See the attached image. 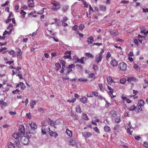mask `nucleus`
Segmentation results:
<instances>
[{"instance_id": "f257e3e1", "label": "nucleus", "mask_w": 148, "mask_h": 148, "mask_svg": "<svg viewBox=\"0 0 148 148\" xmlns=\"http://www.w3.org/2000/svg\"><path fill=\"white\" fill-rule=\"evenodd\" d=\"M29 125L30 126L31 128L29 131L30 133L34 134L36 133V130L37 129V126L36 124L34 122H32L30 123Z\"/></svg>"}, {"instance_id": "f03ea898", "label": "nucleus", "mask_w": 148, "mask_h": 148, "mask_svg": "<svg viewBox=\"0 0 148 148\" xmlns=\"http://www.w3.org/2000/svg\"><path fill=\"white\" fill-rule=\"evenodd\" d=\"M53 6L52 7V10L56 11L58 9L60 8V5L59 3L56 1H54L52 2Z\"/></svg>"}, {"instance_id": "7ed1b4c3", "label": "nucleus", "mask_w": 148, "mask_h": 148, "mask_svg": "<svg viewBox=\"0 0 148 148\" xmlns=\"http://www.w3.org/2000/svg\"><path fill=\"white\" fill-rule=\"evenodd\" d=\"M74 64H73L69 65L68 67H66L65 69V71H66V75H68L69 73L72 71V68L75 67Z\"/></svg>"}, {"instance_id": "20e7f679", "label": "nucleus", "mask_w": 148, "mask_h": 148, "mask_svg": "<svg viewBox=\"0 0 148 148\" xmlns=\"http://www.w3.org/2000/svg\"><path fill=\"white\" fill-rule=\"evenodd\" d=\"M20 140L22 143L24 145H27L28 143L29 140L25 136H23L22 137H21Z\"/></svg>"}, {"instance_id": "39448f33", "label": "nucleus", "mask_w": 148, "mask_h": 148, "mask_svg": "<svg viewBox=\"0 0 148 148\" xmlns=\"http://www.w3.org/2000/svg\"><path fill=\"white\" fill-rule=\"evenodd\" d=\"M119 67L121 70L124 71L126 69V65L124 62H122L119 64Z\"/></svg>"}, {"instance_id": "423d86ee", "label": "nucleus", "mask_w": 148, "mask_h": 148, "mask_svg": "<svg viewBox=\"0 0 148 148\" xmlns=\"http://www.w3.org/2000/svg\"><path fill=\"white\" fill-rule=\"evenodd\" d=\"M22 134L19 132H15L14 133L13 135V137L16 139L18 140L19 138H21V137H22Z\"/></svg>"}, {"instance_id": "0eeeda50", "label": "nucleus", "mask_w": 148, "mask_h": 148, "mask_svg": "<svg viewBox=\"0 0 148 148\" xmlns=\"http://www.w3.org/2000/svg\"><path fill=\"white\" fill-rule=\"evenodd\" d=\"M127 81L129 83H131L132 82H138V80L135 77L133 76H131L128 77Z\"/></svg>"}, {"instance_id": "6e6552de", "label": "nucleus", "mask_w": 148, "mask_h": 148, "mask_svg": "<svg viewBox=\"0 0 148 148\" xmlns=\"http://www.w3.org/2000/svg\"><path fill=\"white\" fill-rule=\"evenodd\" d=\"M102 60V55L99 54L98 56H97L95 57V60L97 63L100 62Z\"/></svg>"}, {"instance_id": "1a4fd4ad", "label": "nucleus", "mask_w": 148, "mask_h": 148, "mask_svg": "<svg viewBox=\"0 0 148 148\" xmlns=\"http://www.w3.org/2000/svg\"><path fill=\"white\" fill-rule=\"evenodd\" d=\"M49 134L50 136L56 138L57 136L58 135L57 133L51 131L49 128Z\"/></svg>"}, {"instance_id": "9d476101", "label": "nucleus", "mask_w": 148, "mask_h": 148, "mask_svg": "<svg viewBox=\"0 0 148 148\" xmlns=\"http://www.w3.org/2000/svg\"><path fill=\"white\" fill-rule=\"evenodd\" d=\"M19 129L21 133L22 134H25V130L24 126L23 125H21L19 126Z\"/></svg>"}, {"instance_id": "9b49d317", "label": "nucleus", "mask_w": 148, "mask_h": 148, "mask_svg": "<svg viewBox=\"0 0 148 148\" xmlns=\"http://www.w3.org/2000/svg\"><path fill=\"white\" fill-rule=\"evenodd\" d=\"M94 41L93 37L92 36H90L87 38V42L89 44H91Z\"/></svg>"}, {"instance_id": "f8f14e48", "label": "nucleus", "mask_w": 148, "mask_h": 148, "mask_svg": "<svg viewBox=\"0 0 148 148\" xmlns=\"http://www.w3.org/2000/svg\"><path fill=\"white\" fill-rule=\"evenodd\" d=\"M28 6L29 7L32 8L34 6L33 0H28Z\"/></svg>"}, {"instance_id": "ddd939ff", "label": "nucleus", "mask_w": 148, "mask_h": 148, "mask_svg": "<svg viewBox=\"0 0 148 148\" xmlns=\"http://www.w3.org/2000/svg\"><path fill=\"white\" fill-rule=\"evenodd\" d=\"M18 51L17 52V57L19 59H21L22 58V52L20 49H18Z\"/></svg>"}, {"instance_id": "4468645a", "label": "nucleus", "mask_w": 148, "mask_h": 148, "mask_svg": "<svg viewBox=\"0 0 148 148\" xmlns=\"http://www.w3.org/2000/svg\"><path fill=\"white\" fill-rule=\"evenodd\" d=\"M104 129L105 132L107 133L110 132L111 129L107 125L105 126L104 127Z\"/></svg>"}, {"instance_id": "2eb2a0df", "label": "nucleus", "mask_w": 148, "mask_h": 148, "mask_svg": "<svg viewBox=\"0 0 148 148\" xmlns=\"http://www.w3.org/2000/svg\"><path fill=\"white\" fill-rule=\"evenodd\" d=\"M107 87L108 89L109 90V94L111 97H112V93L114 92V90L110 87L108 86Z\"/></svg>"}, {"instance_id": "dca6fc26", "label": "nucleus", "mask_w": 148, "mask_h": 148, "mask_svg": "<svg viewBox=\"0 0 148 148\" xmlns=\"http://www.w3.org/2000/svg\"><path fill=\"white\" fill-rule=\"evenodd\" d=\"M107 79L108 83L110 84H111L114 81L111 76H107Z\"/></svg>"}, {"instance_id": "f3484780", "label": "nucleus", "mask_w": 148, "mask_h": 148, "mask_svg": "<svg viewBox=\"0 0 148 148\" xmlns=\"http://www.w3.org/2000/svg\"><path fill=\"white\" fill-rule=\"evenodd\" d=\"M72 60L75 63L78 62V61H79V59L76 55H75L73 57Z\"/></svg>"}, {"instance_id": "a211bd4d", "label": "nucleus", "mask_w": 148, "mask_h": 148, "mask_svg": "<svg viewBox=\"0 0 148 148\" xmlns=\"http://www.w3.org/2000/svg\"><path fill=\"white\" fill-rule=\"evenodd\" d=\"M110 63L113 66H116L118 65L117 62L115 60H111Z\"/></svg>"}, {"instance_id": "6ab92c4d", "label": "nucleus", "mask_w": 148, "mask_h": 148, "mask_svg": "<svg viewBox=\"0 0 148 148\" xmlns=\"http://www.w3.org/2000/svg\"><path fill=\"white\" fill-rule=\"evenodd\" d=\"M145 103L144 101L142 99H140L138 100V104L139 106H143Z\"/></svg>"}, {"instance_id": "aec40b11", "label": "nucleus", "mask_w": 148, "mask_h": 148, "mask_svg": "<svg viewBox=\"0 0 148 148\" xmlns=\"http://www.w3.org/2000/svg\"><path fill=\"white\" fill-rule=\"evenodd\" d=\"M32 102L31 103L30 106L32 109L34 108V106L36 104V102L35 100H32L31 101Z\"/></svg>"}, {"instance_id": "412c9836", "label": "nucleus", "mask_w": 148, "mask_h": 148, "mask_svg": "<svg viewBox=\"0 0 148 148\" xmlns=\"http://www.w3.org/2000/svg\"><path fill=\"white\" fill-rule=\"evenodd\" d=\"M87 98L86 97L84 96L81 99V101L84 104L85 103L87 102Z\"/></svg>"}, {"instance_id": "4be33fe9", "label": "nucleus", "mask_w": 148, "mask_h": 148, "mask_svg": "<svg viewBox=\"0 0 148 148\" xmlns=\"http://www.w3.org/2000/svg\"><path fill=\"white\" fill-rule=\"evenodd\" d=\"M91 135L89 132H87L83 133V135L85 137H89Z\"/></svg>"}, {"instance_id": "5701e85b", "label": "nucleus", "mask_w": 148, "mask_h": 148, "mask_svg": "<svg viewBox=\"0 0 148 148\" xmlns=\"http://www.w3.org/2000/svg\"><path fill=\"white\" fill-rule=\"evenodd\" d=\"M8 147L9 148H15L14 144H13L11 142L8 143Z\"/></svg>"}, {"instance_id": "b1692460", "label": "nucleus", "mask_w": 148, "mask_h": 148, "mask_svg": "<svg viewBox=\"0 0 148 148\" xmlns=\"http://www.w3.org/2000/svg\"><path fill=\"white\" fill-rule=\"evenodd\" d=\"M82 118L86 120H88L89 119V118L88 117V116L85 113H83L82 114Z\"/></svg>"}, {"instance_id": "393cba45", "label": "nucleus", "mask_w": 148, "mask_h": 148, "mask_svg": "<svg viewBox=\"0 0 148 148\" xmlns=\"http://www.w3.org/2000/svg\"><path fill=\"white\" fill-rule=\"evenodd\" d=\"M136 109V107L134 105H133L132 106L128 108V110L130 111L134 110H135Z\"/></svg>"}, {"instance_id": "a878e982", "label": "nucleus", "mask_w": 148, "mask_h": 148, "mask_svg": "<svg viewBox=\"0 0 148 148\" xmlns=\"http://www.w3.org/2000/svg\"><path fill=\"white\" fill-rule=\"evenodd\" d=\"M110 113L111 115L114 117H115L116 115V112L114 110H112Z\"/></svg>"}, {"instance_id": "bb28decb", "label": "nucleus", "mask_w": 148, "mask_h": 148, "mask_svg": "<svg viewBox=\"0 0 148 148\" xmlns=\"http://www.w3.org/2000/svg\"><path fill=\"white\" fill-rule=\"evenodd\" d=\"M14 145H16L17 148H19L20 146V144L19 140H18L15 142L14 144Z\"/></svg>"}, {"instance_id": "cd10ccee", "label": "nucleus", "mask_w": 148, "mask_h": 148, "mask_svg": "<svg viewBox=\"0 0 148 148\" xmlns=\"http://www.w3.org/2000/svg\"><path fill=\"white\" fill-rule=\"evenodd\" d=\"M69 142L70 144L73 146L75 145L76 144L75 141L72 139H70L69 140Z\"/></svg>"}, {"instance_id": "c85d7f7f", "label": "nucleus", "mask_w": 148, "mask_h": 148, "mask_svg": "<svg viewBox=\"0 0 148 148\" xmlns=\"http://www.w3.org/2000/svg\"><path fill=\"white\" fill-rule=\"evenodd\" d=\"M76 111L77 112L79 113H81L82 112L80 105H78L77 108H76Z\"/></svg>"}, {"instance_id": "c756f323", "label": "nucleus", "mask_w": 148, "mask_h": 148, "mask_svg": "<svg viewBox=\"0 0 148 148\" xmlns=\"http://www.w3.org/2000/svg\"><path fill=\"white\" fill-rule=\"evenodd\" d=\"M85 55L88 58H94L93 56L89 53H86Z\"/></svg>"}, {"instance_id": "7c9ffc66", "label": "nucleus", "mask_w": 148, "mask_h": 148, "mask_svg": "<svg viewBox=\"0 0 148 148\" xmlns=\"http://www.w3.org/2000/svg\"><path fill=\"white\" fill-rule=\"evenodd\" d=\"M78 80L79 81H82L83 82H86L88 80L86 78L80 77L78 79Z\"/></svg>"}, {"instance_id": "2f4dec72", "label": "nucleus", "mask_w": 148, "mask_h": 148, "mask_svg": "<svg viewBox=\"0 0 148 148\" xmlns=\"http://www.w3.org/2000/svg\"><path fill=\"white\" fill-rule=\"evenodd\" d=\"M66 134L69 136H72V132L69 130L67 129L66 131Z\"/></svg>"}, {"instance_id": "473e14b6", "label": "nucleus", "mask_w": 148, "mask_h": 148, "mask_svg": "<svg viewBox=\"0 0 148 148\" xmlns=\"http://www.w3.org/2000/svg\"><path fill=\"white\" fill-rule=\"evenodd\" d=\"M100 10L103 11H105L106 10V8L105 6L104 5H100L99 8Z\"/></svg>"}, {"instance_id": "72a5a7b5", "label": "nucleus", "mask_w": 148, "mask_h": 148, "mask_svg": "<svg viewBox=\"0 0 148 148\" xmlns=\"http://www.w3.org/2000/svg\"><path fill=\"white\" fill-rule=\"evenodd\" d=\"M145 30V27L143 25L141 26L140 27V33H144Z\"/></svg>"}, {"instance_id": "f704fd0d", "label": "nucleus", "mask_w": 148, "mask_h": 148, "mask_svg": "<svg viewBox=\"0 0 148 148\" xmlns=\"http://www.w3.org/2000/svg\"><path fill=\"white\" fill-rule=\"evenodd\" d=\"M20 86L21 89H24L25 88V86L24 84L22 82H20Z\"/></svg>"}, {"instance_id": "c9c22d12", "label": "nucleus", "mask_w": 148, "mask_h": 148, "mask_svg": "<svg viewBox=\"0 0 148 148\" xmlns=\"http://www.w3.org/2000/svg\"><path fill=\"white\" fill-rule=\"evenodd\" d=\"M103 99L105 101L106 103L105 106L106 108H108L109 106L111 105V104L109 103L107 100H106L105 99Z\"/></svg>"}, {"instance_id": "e433bc0d", "label": "nucleus", "mask_w": 148, "mask_h": 148, "mask_svg": "<svg viewBox=\"0 0 148 148\" xmlns=\"http://www.w3.org/2000/svg\"><path fill=\"white\" fill-rule=\"evenodd\" d=\"M126 79L125 78H121L120 79V82L122 84H124L125 83Z\"/></svg>"}, {"instance_id": "4c0bfd02", "label": "nucleus", "mask_w": 148, "mask_h": 148, "mask_svg": "<svg viewBox=\"0 0 148 148\" xmlns=\"http://www.w3.org/2000/svg\"><path fill=\"white\" fill-rule=\"evenodd\" d=\"M88 77L94 79L95 78V76L93 73H91L89 74Z\"/></svg>"}, {"instance_id": "58836bf2", "label": "nucleus", "mask_w": 148, "mask_h": 148, "mask_svg": "<svg viewBox=\"0 0 148 148\" xmlns=\"http://www.w3.org/2000/svg\"><path fill=\"white\" fill-rule=\"evenodd\" d=\"M20 13L23 17L25 16V15L26 14V13L23 10H21Z\"/></svg>"}, {"instance_id": "ea45409f", "label": "nucleus", "mask_w": 148, "mask_h": 148, "mask_svg": "<svg viewBox=\"0 0 148 148\" xmlns=\"http://www.w3.org/2000/svg\"><path fill=\"white\" fill-rule=\"evenodd\" d=\"M63 58L64 59H72L71 57V55H65L63 56Z\"/></svg>"}, {"instance_id": "a19ab883", "label": "nucleus", "mask_w": 148, "mask_h": 148, "mask_svg": "<svg viewBox=\"0 0 148 148\" xmlns=\"http://www.w3.org/2000/svg\"><path fill=\"white\" fill-rule=\"evenodd\" d=\"M84 25L83 24H81L79 25V28L80 30H82L84 29Z\"/></svg>"}, {"instance_id": "79ce46f5", "label": "nucleus", "mask_w": 148, "mask_h": 148, "mask_svg": "<svg viewBox=\"0 0 148 148\" xmlns=\"http://www.w3.org/2000/svg\"><path fill=\"white\" fill-rule=\"evenodd\" d=\"M56 66L57 68V70H59L61 68L60 64L59 63H57L56 64Z\"/></svg>"}, {"instance_id": "37998d69", "label": "nucleus", "mask_w": 148, "mask_h": 148, "mask_svg": "<svg viewBox=\"0 0 148 148\" xmlns=\"http://www.w3.org/2000/svg\"><path fill=\"white\" fill-rule=\"evenodd\" d=\"M48 119L51 125L53 126H55V122H54L53 121H52L51 119L49 118Z\"/></svg>"}, {"instance_id": "c03bdc74", "label": "nucleus", "mask_w": 148, "mask_h": 148, "mask_svg": "<svg viewBox=\"0 0 148 148\" xmlns=\"http://www.w3.org/2000/svg\"><path fill=\"white\" fill-rule=\"evenodd\" d=\"M84 57H83L79 59V61H78V62H80L82 64H84Z\"/></svg>"}, {"instance_id": "a18cd8bd", "label": "nucleus", "mask_w": 148, "mask_h": 148, "mask_svg": "<svg viewBox=\"0 0 148 148\" xmlns=\"http://www.w3.org/2000/svg\"><path fill=\"white\" fill-rule=\"evenodd\" d=\"M121 121V119L119 117H116L115 119V121L117 123H119Z\"/></svg>"}, {"instance_id": "49530a36", "label": "nucleus", "mask_w": 148, "mask_h": 148, "mask_svg": "<svg viewBox=\"0 0 148 148\" xmlns=\"http://www.w3.org/2000/svg\"><path fill=\"white\" fill-rule=\"evenodd\" d=\"M73 118L74 120H77L79 119L78 116L76 114H75V115L73 116Z\"/></svg>"}, {"instance_id": "de8ad7c7", "label": "nucleus", "mask_w": 148, "mask_h": 148, "mask_svg": "<svg viewBox=\"0 0 148 148\" xmlns=\"http://www.w3.org/2000/svg\"><path fill=\"white\" fill-rule=\"evenodd\" d=\"M68 9V7H67L65 6L62 8V10L63 12H65Z\"/></svg>"}, {"instance_id": "09e8293b", "label": "nucleus", "mask_w": 148, "mask_h": 148, "mask_svg": "<svg viewBox=\"0 0 148 148\" xmlns=\"http://www.w3.org/2000/svg\"><path fill=\"white\" fill-rule=\"evenodd\" d=\"M38 110L39 112H41V113H44V110L42 108H39L38 109Z\"/></svg>"}, {"instance_id": "8fccbe9b", "label": "nucleus", "mask_w": 148, "mask_h": 148, "mask_svg": "<svg viewBox=\"0 0 148 148\" xmlns=\"http://www.w3.org/2000/svg\"><path fill=\"white\" fill-rule=\"evenodd\" d=\"M41 131L42 133L43 134H46V130L45 128H41Z\"/></svg>"}, {"instance_id": "3c124183", "label": "nucleus", "mask_w": 148, "mask_h": 148, "mask_svg": "<svg viewBox=\"0 0 148 148\" xmlns=\"http://www.w3.org/2000/svg\"><path fill=\"white\" fill-rule=\"evenodd\" d=\"M92 95L95 97H97L98 96V93L97 92H92Z\"/></svg>"}, {"instance_id": "603ef678", "label": "nucleus", "mask_w": 148, "mask_h": 148, "mask_svg": "<svg viewBox=\"0 0 148 148\" xmlns=\"http://www.w3.org/2000/svg\"><path fill=\"white\" fill-rule=\"evenodd\" d=\"M60 123V121L59 119H57L55 121V125H59Z\"/></svg>"}, {"instance_id": "864d4df0", "label": "nucleus", "mask_w": 148, "mask_h": 148, "mask_svg": "<svg viewBox=\"0 0 148 148\" xmlns=\"http://www.w3.org/2000/svg\"><path fill=\"white\" fill-rule=\"evenodd\" d=\"M93 130L96 132L98 133H99V130L97 127L96 126L94 127L93 128Z\"/></svg>"}, {"instance_id": "5fc2aeb1", "label": "nucleus", "mask_w": 148, "mask_h": 148, "mask_svg": "<svg viewBox=\"0 0 148 148\" xmlns=\"http://www.w3.org/2000/svg\"><path fill=\"white\" fill-rule=\"evenodd\" d=\"M65 55H71V52L70 51H67L64 53Z\"/></svg>"}, {"instance_id": "6e6d98bb", "label": "nucleus", "mask_w": 148, "mask_h": 148, "mask_svg": "<svg viewBox=\"0 0 148 148\" xmlns=\"http://www.w3.org/2000/svg\"><path fill=\"white\" fill-rule=\"evenodd\" d=\"M111 56L110 53L109 52H108L106 56L107 59H108Z\"/></svg>"}, {"instance_id": "4d7b16f0", "label": "nucleus", "mask_w": 148, "mask_h": 148, "mask_svg": "<svg viewBox=\"0 0 148 148\" xmlns=\"http://www.w3.org/2000/svg\"><path fill=\"white\" fill-rule=\"evenodd\" d=\"M60 63L62 64V67H65V62L63 60H61Z\"/></svg>"}, {"instance_id": "13d9d810", "label": "nucleus", "mask_w": 148, "mask_h": 148, "mask_svg": "<svg viewBox=\"0 0 148 148\" xmlns=\"http://www.w3.org/2000/svg\"><path fill=\"white\" fill-rule=\"evenodd\" d=\"M98 86H99V88L101 90L103 89V86L101 84H98Z\"/></svg>"}, {"instance_id": "bf43d9fd", "label": "nucleus", "mask_w": 148, "mask_h": 148, "mask_svg": "<svg viewBox=\"0 0 148 148\" xmlns=\"http://www.w3.org/2000/svg\"><path fill=\"white\" fill-rule=\"evenodd\" d=\"M121 3H122L124 4H127L129 3V1H125V0H123L122 1Z\"/></svg>"}, {"instance_id": "052dcab7", "label": "nucleus", "mask_w": 148, "mask_h": 148, "mask_svg": "<svg viewBox=\"0 0 148 148\" xmlns=\"http://www.w3.org/2000/svg\"><path fill=\"white\" fill-rule=\"evenodd\" d=\"M7 51L9 52V53L11 55H13L15 53L14 51L13 50H11L10 51Z\"/></svg>"}, {"instance_id": "680f3d73", "label": "nucleus", "mask_w": 148, "mask_h": 148, "mask_svg": "<svg viewBox=\"0 0 148 148\" xmlns=\"http://www.w3.org/2000/svg\"><path fill=\"white\" fill-rule=\"evenodd\" d=\"M9 113L11 115H14L16 114V113L15 112H12V111H10L9 112Z\"/></svg>"}, {"instance_id": "e2e57ef3", "label": "nucleus", "mask_w": 148, "mask_h": 148, "mask_svg": "<svg viewBox=\"0 0 148 148\" xmlns=\"http://www.w3.org/2000/svg\"><path fill=\"white\" fill-rule=\"evenodd\" d=\"M78 28V26L77 25H75L72 27V29L74 30H77Z\"/></svg>"}, {"instance_id": "0e129e2a", "label": "nucleus", "mask_w": 148, "mask_h": 148, "mask_svg": "<svg viewBox=\"0 0 148 148\" xmlns=\"http://www.w3.org/2000/svg\"><path fill=\"white\" fill-rule=\"evenodd\" d=\"M143 145L145 147L148 148V143H147L146 142H144Z\"/></svg>"}, {"instance_id": "69168bd1", "label": "nucleus", "mask_w": 148, "mask_h": 148, "mask_svg": "<svg viewBox=\"0 0 148 148\" xmlns=\"http://www.w3.org/2000/svg\"><path fill=\"white\" fill-rule=\"evenodd\" d=\"M19 91L18 89H16L15 90L12 91V93L14 94L17 93Z\"/></svg>"}, {"instance_id": "338daca9", "label": "nucleus", "mask_w": 148, "mask_h": 148, "mask_svg": "<svg viewBox=\"0 0 148 148\" xmlns=\"http://www.w3.org/2000/svg\"><path fill=\"white\" fill-rule=\"evenodd\" d=\"M70 114H71V116L72 117L73 116H74V115H75L76 114L75 112H74L72 110H71V111Z\"/></svg>"}, {"instance_id": "774afa93", "label": "nucleus", "mask_w": 148, "mask_h": 148, "mask_svg": "<svg viewBox=\"0 0 148 148\" xmlns=\"http://www.w3.org/2000/svg\"><path fill=\"white\" fill-rule=\"evenodd\" d=\"M134 138L136 140H139L141 138V137L139 136H135V137Z\"/></svg>"}]
</instances>
